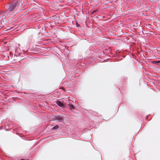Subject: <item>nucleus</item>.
<instances>
[{
    "label": "nucleus",
    "instance_id": "9b49d317",
    "mask_svg": "<svg viewBox=\"0 0 160 160\" xmlns=\"http://www.w3.org/2000/svg\"><path fill=\"white\" fill-rule=\"evenodd\" d=\"M1 12H0V14H1Z\"/></svg>",
    "mask_w": 160,
    "mask_h": 160
},
{
    "label": "nucleus",
    "instance_id": "f257e3e1",
    "mask_svg": "<svg viewBox=\"0 0 160 160\" xmlns=\"http://www.w3.org/2000/svg\"><path fill=\"white\" fill-rule=\"evenodd\" d=\"M17 5V2H13L11 5L9 9V12L13 11Z\"/></svg>",
    "mask_w": 160,
    "mask_h": 160
},
{
    "label": "nucleus",
    "instance_id": "1a4fd4ad",
    "mask_svg": "<svg viewBox=\"0 0 160 160\" xmlns=\"http://www.w3.org/2000/svg\"><path fill=\"white\" fill-rule=\"evenodd\" d=\"M61 88V89H62L63 90H64V88Z\"/></svg>",
    "mask_w": 160,
    "mask_h": 160
},
{
    "label": "nucleus",
    "instance_id": "9d476101",
    "mask_svg": "<svg viewBox=\"0 0 160 160\" xmlns=\"http://www.w3.org/2000/svg\"><path fill=\"white\" fill-rule=\"evenodd\" d=\"M21 160H25L24 159H21Z\"/></svg>",
    "mask_w": 160,
    "mask_h": 160
},
{
    "label": "nucleus",
    "instance_id": "7ed1b4c3",
    "mask_svg": "<svg viewBox=\"0 0 160 160\" xmlns=\"http://www.w3.org/2000/svg\"><path fill=\"white\" fill-rule=\"evenodd\" d=\"M56 103L60 107H63L64 106V104L60 101H57L56 102Z\"/></svg>",
    "mask_w": 160,
    "mask_h": 160
},
{
    "label": "nucleus",
    "instance_id": "39448f33",
    "mask_svg": "<svg viewBox=\"0 0 160 160\" xmlns=\"http://www.w3.org/2000/svg\"><path fill=\"white\" fill-rule=\"evenodd\" d=\"M68 106L69 107L70 109H72L75 108L74 106L71 103H69L68 104Z\"/></svg>",
    "mask_w": 160,
    "mask_h": 160
},
{
    "label": "nucleus",
    "instance_id": "6e6552de",
    "mask_svg": "<svg viewBox=\"0 0 160 160\" xmlns=\"http://www.w3.org/2000/svg\"><path fill=\"white\" fill-rule=\"evenodd\" d=\"M97 11V10H94L92 11V13H94L95 12H96Z\"/></svg>",
    "mask_w": 160,
    "mask_h": 160
},
{
    "label": "nucleus",
    "instance_id": "423d86ee",
    "mask_svg": "<svg viewBox=\"0 0 160 160\" xmlns=\"http://www.w3.org/2000/svg\"><path fill=\"white\" fill-rule=\"evenodd\" d=\"M59 127L57 125L53 127V128H52V129L53 130H56L58 129V128Z\"/></svg>",
    "mask_w": 160,
    "mask_h": 160
},
{
    "label": "nucleus",
    "instance_id": "f03ea898",
    "mask_svg": "<svg viewBox=\"0 0 160 160\" xmlns=\"http://www.w3.org/2000/svg\"><path fill=\"white\" fill-rule=\"evenodd\" d=\"M53 118L54 120H62V119H63L62 118L59 116H55Z\"/></svg>",
    "mask_w": 160,
    "mask_h": 160
},
{
    "label": "nucleus",
    "instance_id": "0eeeda50",
    "mask_svg": "<svg viewBox=\"0 0 160 160\" xmlns=\"http://www.w3.org/2000/svg\"><path fill=\"white\" fill-rule=\"evenodd\" d=\"M150 117V115H148V116L146 117V119H147L148 118V119H151V117H150V118H149V117Z\"/></svg>",
    "mask_w": 160,
    "mask_h": 160
},
{
    "label": "nucleus",
    "instance_id": "20e7f679",
    "mask_svg": "<svg viewBox=\"0 0 160 160\" xmlns=\"http://www.w3.org/2000/svg\"><path fill=\"white\" fill-rule=\"evenodd\" d=\"M160 62V61H152V63L153 64H158Z\"/></svg>",
    "mask_w": 160,
    "mask_h": 160
}]
</instances>
